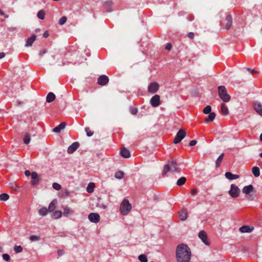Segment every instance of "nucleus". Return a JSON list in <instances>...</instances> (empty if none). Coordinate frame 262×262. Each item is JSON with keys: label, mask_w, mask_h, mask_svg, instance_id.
Segmentation results:
<instances>
[{"label": "nucleus", "mask_w": 262, "mask_h": 262, "mask_svg": "<svg viewBox=\"0 0 262 262\" xmlns=\"http://www.w3.org/2000/svg\"><path fill=\"white\" fill-rule=\"evenodd\" d=\"M253 228H251L250 226H244L239 228V231L242 233L250 232L252 231Z\"/></svg>", "instance_id": "393cba45"}, {"label": "nucleus", "mask_w": 262, "mask_h": 262, "mask_svg": "<svg viewBox=\"0 0 262 262\" xmlns=\"http://www.w3.org/2000/svg\"><path fill=\"white\" fill-rule=\"evenodd\" d=\"M30 239L32 241H33V235H31L29 237Z\"/></svg>", "instance_id": "e2e57ef3"}, {"label": "nucleus", "mask_w": 262, "mask_h": 262, "mask_svg": "<svg viewBox=\"0 0 262 262\" xmlns=\"http://www.w3.org/2000/svg\"><path fill=\"white\" fill-rule=\"evenodd\" d=\"M242 192L249 201H253L256 197V191L252 185L245 186L242 189Z\"/></svg>", "instance_id": "7ed1b4c3"}, {"label": "nucleus", "mask_w": 262, "mask_h": 262, "mask_svg": "<svg viewBox=\"0 0 262 262\" xmlns=\"http://www.w3.org/2000/svg\"><path fill=\"white\" fill-rule=\"evenodd\" d=\"M124 177V172L122 171H118L115 173V177L117 179H121Z\"/></svg>", "instance_id": "4c0bfd02"}, {"label": "nucleus", "mask_w": 262, "mask_h": 262, "mask_svg": "<svg viewBox=\"0 0 262 262\" xmlns=\"http://www.w3.org/2000/svg\"><path fill=\"white\" fill-rule=\"evenodd\" d=\"M241 190L235 184H231L230 186V189L229 191V194L230 195L235 198L239 196Z\"/></svg>", "instance_id": "423d86ee"}, {"label": "nucleus", "mask_w": 262, "mask_h": 262, "mask_svg": "<svg viewBox=\"0 0 262 262\" xmlns=\"http://www.w3.org/2000/svg\"><path fill=\"white\" fill-rule=\"evenodd\" d=\"M260 157L262 158V152L259 154Z\"/></svg>", "instance_id": "774afa93"}, {"label": "nucleus", "mask_w": 262, "mask_h": 262, "mask_svg": "<svg viewBox=\"0 0 262 262\" xmlns=\"http://www.w3.org/2000/svg\"><path fill=\"white\" fill-rule=\"evenodd\" d=\"M191 255L190 249L187 245L181 244L177 246L176 250L177 262H190Z\"/></svg>", "instance_id": "f257e3e1"}, {"label": "nucleus", "mask_w": 262, "mask_h": 262, "mask_svg": "<svg viewBox=\"0 0 262 262\" xmlns=\"http://www.w3.org/2000/svg\"><path fill=\"white\" fill-rule=\"evenodd\" d=\"M52 186L56 190H59L61 188V185L57 183H54Z\"/></svg>", "instance_id": "a18cd8bd"}, {"label": "nucleus", "mask_w": 262, "mask_h": 262, "mask_svg": "<svg viewBox=\"0 0 262 262\" xmlns=\"http://www.w3.org/2000/svg\"><path fill=\"white\" fill-rule=\"evenodd\" d=\"M55 95L53 93H49L46 97L47 102L50 103L53 102L55 99Z\"/></svg>", "instance_id": "5701e85b"}, {"label": "nucleus", "mask_w": 262, "mask_h": 262, "mask_svg": "<svg viewBox=\"0 0 262 262\" xmlns=\"http://www.w3.org/2000/svg\"><path fill=\"white\" fill-rule=\"evenodd\" d=\"M6 54L4 52H0V59L4 58Z\"/></svg>", "instance_id": "bf43d9fd"}, {"label": "nucleus", "mask_w": 262, "mask_h": 262, "mask_svg": "<svg viewBox=\"0 0 262 262\" xmlns=\"http://www.w3.org/2000/svg\"><path fill=\"white\" fill-rule=\"evenodd\" d=\"M14 250L16 253H19L23 251V248L21 246H16L15 245L14 247Z\"/></svg>", "instance_id": "c03bdc74"}, {"label": "nucleus", "mask_w": 262, "mask_h": 262, "mask_svg": "<svg viewBox=\"0 0 262 262\" xmlns=\"http://www.w3.org/2000/svg\"><path fill=\"white\" fill-rule=\"evenodd\" d=\"M199 237L202 242L207 246H209L210 243L208 241V235L206 232L203 230L201 231L199 233Z\"/></svg>", "instance_id": "6e6552de"}, {"label": "nucleus", "mask_w": 262, "mask_h": 262, "mask_svg": "<svg viewBox=\"0 0 262 262\" xmlns=\"http://www.w3.org/2000/svg\"><path fill=\"white\" fill-rule=\"evenodd\" d=\"M247 70L250 72L251 74L252 75H254L255 74H258V73H259V72L258 71H255L254 70H253L251 68H247Z\"/></svg>", "instance_id": "de8ad7c7"}, {"label": "nucleus", "mask_w": 262, "mask_h": 262, "mask_svg": "<svg viewBox=\"0 0 262 262\" xmlns=\"http://www.w3.org/2000/svg\"><path fill=\"white\" fill-rule=\"evenodd\" d=\"M186 181V179L185 177H182L178 179L177 182V184L179 186H181L183 185Z\"/></svg>", "instance_id": "2f4dec72"}, {"label": "nucleus", "mask_w": 262, "mask_h": 262, "mask_svg": "<svg viewBox=\"0 0 262 262\" xmlns=\"http://www.w3.org/2000/svg\"><path fill=\"white\" fill-rule=\"evenodd\" d=\"M253 107L254 111L259 115L262 116V104L258 101H255L253 103Z\"/></svg>", "instance_id": "ddd939ff"}, {"label": "nucleus", "mask_w": 262, "mask_h": 262, "mask_svg": "<svg viewBox=\"0 0 262 262\" xmlns=\"http://www.w3.org/2000/svg\"><path fill=\"white\" fill-rule=\"evenodd\" d=\"M39 238V236L34 235V241L38 240Z\"/></svg>", "instance_id": "052dcab7"}, {"label": "nucleus", "mask_w": 262, "mask_h": 262, "mask_svg": "<svg viewBox=\"0 0 262 262\" xmlns=\"http://www.w3.org/2000/svg\"><path fill=\"white\" fill-rule=\"evenodd\" d=\"M259 139L262 142V133L260 135Z\"/></svg>", "instance_id": "69168bd1"}, {"label": "nucleus", "mask_w": 262, "mask_h": 262, "mask_svg": "<svg viewBox=\"0 0 262 262\" xmlns=\"http://www.w3.org/2000/svg\"><path fill=\"white\" fill-rule=\"evenodd\" d=\"M226 178L229 180L237 179L239 178V176L237 174H234L230 172H226L225 174Z\"/></svg>", "instance_id": "6ab92c4d"}, {"label": "nucleus", "mask_w": 262, "mask_h": 262, "mask_svg": "<svg viewBox=\"0 0 262 262\" xmlns=\"http://www.w3.org/2000/svg\"><path fill=\"white\" fill-rule=\"evenodd\" d=\"M150 103L152 107H156L160 104V97L158 95H156L151 97Z\"/></svg>", "instance_id": "1a4fd4ad"}, {"label": "nucleus", "mask_w": 262, "mask_h": 262, "mask_svg": "<svg viewBox=\"0 0 262 262\" xmlns=\"http://www.w3.org/2000/svg\"><path fill=\"white\" fill-rule=\"evenodd\" d=\"M223 24L225 25V28L227 30L230 29L232 24V18L231 15L228 14L226 16Z\"/></svg>", "instance_id": "9d476101"}, {"label": "nucleus", "mask_w": 262, "mask_h": 262, "mask_svg": "<svg viewBox=\"0 0 262 262\" xmlns=\"http://www.w3.org/2000/svg\"><path fill=\"white\" fill-rule=\"evenodd\" d=\"M88 219L91 222L97 223L100 221V217L98 213H91L88 216Z\"/></svg>", "instance_id": "f8f14e48"}, {"label": "nucleus", "mask_w": 262, "mask_h": 262, "mask_svg": "<svg viewBox=\"0 0 262 262\" xmlns=\"http://www.w3.org/2000/svg\"><path fill=\"white\" fill-rule=\"evenodd\" d=\"M252 172L255 177H258L260 175L259 168L257 166H254L252 168Z\"/></svg>", "instance_id": "c85d7f7f"}, {"label": "nucleus", "mask_w": 262, "mask_h": 262, "mask_svg": "<svg viewBox=\"0 0 262 262\" xmlns=\"http://www.w3.org/2000/svg\"><path fill=\"white\" fill-rule=\"evenodd\" d=\"M48 211L49 210L47 208L42 207L39 210V213L40 215L45 216L47 214Z\"/></svg>", "instance_id": "72a5a7b5"}, {"label": "nucleus", "mask_w": 262, "mask_h": 262, "mask_svg": "<svg viewBox=\"0 0 262 262\" xmlns=\"http://www.w3.org/2000/svg\"><path fill=\"white\" fill-rule=\"evenodd\" d=\"M159 85L157 82L151 83L148 88V91L150 93H155L159 90Z\"/></svg>", "instance_id": "4468645a"}, {"label": "nucleus", "mask_w": 262, "mask_h": 262, "mask_svg": "<svg viewBox=\"0 0 262 262\" xmlns=\"http://www.w3.org/2000/svg\"><path fill=\"white\" fill-rule=\"evenodd\" d=\"M112 5L111 1H107L104 3L103 6L107 12H111L112 10Z\"/></svg>", "instance_id": "aec40b11"}, {"label": "nucleus", "mask_w": 262, "mask_h": 262, "mask_svg": "<svg viewBox=\"0 0 262 262\" xmlns=\"http://www.w3.org/2000/svg\"><path fill=\"white\" fill-rule=\"evenodd\" d=\"M66 122H62L53 129V132L56 133H59L61 130L63 129L66 127Z\"/></svg>", "instance_id": "a211bd4d"}, {"label": "nucleus", "mask_w": 262, "mask_h": 262, "mask_svg": "<svg viewBox=\"0 0 262 262\" xmlns=\"http://www.w3.org/2000/svg\"><path fill=\"white\" fill-rule=\"evenodd\" d=\"M79 143L78 142L73 143L68 148V152L69 154H72L76 151L79 147Z\"/></svg>", "instance_id": "2eb2a0df"}, {"label": "nucleus", "mask_w": 262, "mask_h": 262, "mask_svg": "<svg viewBox=\"0 0 262 262\" xmlns=\"http://www.w3.org/2000/svg\"><path fill=\"white\" fill-rule=\"evenodd\" d=\"M138 109L137 107L132 106L130 107V112L133 115H136L138 113Z\"/></svg>", "instance_id": "49530a36"}, {"label": "nucleus", "mask_w": 262, "mask_h": 262, "mask_svg": "<svg viewBox=\"0 0 262 262\" xmlns=\"http://www.w3.org/2000/svg\"><path fill=\"white\" fill-rule=\"evenodd\" d=\"M181 171V168L179 167L177 162L174 160H170L168 163L163 167L162 175L164 177L168 172L180 173Z\"/></svg>", "instance_id": "f03ea898"}, {"label": "nucleus", "mask_w": 262, "mask_h": 262, "mask_svg": "<svg viewBox=\"0 0 262 262\" xmlns=\"http://www.w3.org/2000/svg\"><path fill=\"white\" fill-rule=\"evenodd\" d=\"M57 203V201L55 199L53 200L50 203V204L49 206V207H48V210L49 212H52L55 210V209L56 208Z\"/></svg>", "instance_id": "412c9836"}, {"label": "nucleus", "mask_w": 262, "mask_h": 262, "mask_svg": "<svg viewBox=\"0 0 262 262\" xmlns=\"http://www.w3.org/2000/svg\"><path fill=\"white\" fill-rule=\"evenodd\" d=\"M217 90L219 95L223 101L228 102L230 100L231 97L227 93L226 88L225 86H219L217 88Z\"/></svg>", "instance_id": "20e7f679"}, {"label": "nucleus", "mask_w": 262, "mask_h": 262, "mask_svg": "<svg viewBox=\"0 0 262 262\" xmlns=\"http://www.w3.org/2000/svg\"><path fill=\"white\" fill-rule=\"evenodd\" d=\"M37 16L39 19L41 20L43 19L45 16V11L43 10H40L38 12Z\"/></svg>", "instance_id": "f704fd0d"}, {"label": "nucleus", "mask_w": 262, "mask_h": 262, "mask_svg": "<svg viewBox=\"0 0 262 262\" xmlns=\"http://www.w3.org/2000/svg\"><path fill=\"white\" fill-rule=\"evenodd\" d=\"M64 253V251L63 250L59 249L57 251V254L59 257L62 256Z\"/></svg>", "instance_id": "3c124183"}, {"label": "nucleus", "mask_w": 262, "mask_h": 262, "mask_svg": "<svg viewBox=\"0 0 262 262\" xmlns=\"http://www.w3.org/2000/svg\"><path fill=\"white\" fill-rule=\"evenodd\" d=\"M224 154L222 153L220 156L217 158V160L215 162V166L216 167H219L221 165L223 159L224 158Z\"/></svg>", "instance_id": "bb28decb"}, {"label": "nucleus", "mask_w": 262, "mask_h": 262, "mask_svg": "<svg viewBox=\"0 0 262 262\" xmlns=\"http://www.w3.org/2000/svg\"><path fill=\"white\" fill-rule=\"evenodd\" d=\"M36 36L35 34H34V38H33L34 41L36 40Z\"/></svg>", "instance_id": "338daca9"}, {"label": "nucleus", "mask_w": 262, "mask_h": 262, "mask_svg": "<svg viewBox=\"0 0 262 262\" xmlns=\"http://www.w3.org/2000/svg\"><path fill=\"white\" fill-rule=\"evenodd\" d=\"M0 15H5L4 13L0 9Z\"/></svg>", "instance_id": "680f3d73"}, {"label": "nucleus", "mask_w": 262, "mask_h": 262, "mask_svg": "<svg viewBox=\"0 0 262 262\" xmlns=\"http://www.w3.org/2000/svg\"><path fill=\"white\" fill-rule=\"evenodd\" d=\"M3 252V248L0 246V252Z\"/></svg>", "instance_id": "0e129e2a"}, {"label": "nucleus", "mask_w": 262, "mask_h": 262, "mask_svg": "<svg viewBox=\"0 0 262 262\" xmlns=\"http://www.w3.org/2000/svg\"><path fill=\"white\" fill-rule=\"evenodd\" d=\"M74 211L69 207H65L63 208V215L64 216L68 217L69 215L72 214Z\"/></svg>", "instance_id": "4be33fe9"}, {"label": "nucleus", "mask_w": 262, "mask_h": 262, "mask_svg": "<svg viewBox=\"0 0 262 262\" xmlns=\"http://www.w3.org/2000/svg\"><path fill=\"white\" fill-rule=\"evenodd\" d=\"M139 260L141 262H147V256L145 254H141L138 257Z\"/></svg>", "instance_id": "e433bc0d"}, {"label": "nucleus", "mask_w": 262, "mask_h": 262, "mask_svg": "<svg viewBox=\"0 0 262 262\" xmlns=\"http://www.w3.org/2000/svg\"><path fill=\"white\" fill-rule=\"evenodd\" d=\"M120 155L124 158H128L130 157V153L127 148L125 147H122L120 149Z\"/></svg>", "instance_id": "f3484780"}, {"label": "nucleus", "mask_w": 262, "mask_h": 262, "mask_svg": "<svg viewBox=\"0 0 262 262\" xmlns=\"http://www.w3.org/2000/svg\"><path fill=\"white\" fill-rule=\"evenodd\" d=\"M62 214V213L61 211H55L52 214V217L53 219H57L60 218Z\"/></svg>", "instance_id": "c756f323"}, {"label": "nucleus", "mask_w": 262, "mask_h": 262, "mask_svg": "<svg viewBox=\"0 0 262 262\" xmlns=\"http://www.w3.org/2000/svg\"><path fill=\"white\" fill-rule=\"evenodd\" d=\"M3 258L4 260L8 261L10 259V257L8 254H3Z\"/></svg>", "instance_id": "09e8293b"}, {"label": "nucleus", "mask_w": 262, "mask_h": 262, "mask_svg": "<svg viewBox=\"0 0 262 262\" xmlns=\"http://www.w3.org/2000/svg\"><path fill=\"white\" fill-rule=\"evenodd\" d=\"M67 18L66 16H62L58 21V24L60 25H63L67 21Z\"/></svg>", "instance_id": "79ce46f5"}, {"label": "nucleus", "mask_w": 262, "mask_h": 262, "mask_svg": "<svg viewBox=\"0 0 262 262\" xmlns=\"http://www.w3.org/2000/svg\"><path fill=\"white\" fill-rule=\"evenodd\" d=\"M211 111V107L210 105L206 106L203 110V113L204 114H210Z\"/></svg>", "instance_id": "37998d69"}, {"label": "nucleus", "mask_w": 262, "mask_h": 262, "mask_svg": "<svg viewBox=\"0 0 262 262\" xmlns=\"http://www.w3.org/2000/svg\"><path fill=\"white\" fill-rule=\"evenodd\" d=\"M31 141V136L29 133H26L24 137L23 141L26 144H28Z\"/></svg>", "instance_id": "7c9ffc66"}, {"label": "nucleus", "mask_w": 262, "mask_h": 262, "mask_svg": "<svg viewBox=\"0 0 262 262\" xmlns=\"http://www.w3.org/2000/svg\"><path fill=\"white\" fill-rule=\"evenodd\" d=\"M198 193V189L196 188H194L191 190V194L192 196L195 195Z\"/></svg>", "instance_id": "603ef678"}, {"label": "nucleus", "mask_w": 262, "mask_h": 262, "mask_svg": "<svg viewBox=\"0 0 262 262\" xmlns=\"http://www.w3.org/2000/svg\"><path fill=\"white\" fill-rule=\"evenodd\" d=\"M42 35H43V37H45V38L48 37L49 36V33L48 31H46L43 33Z\"/></svg>", "instance_id": "13d9d810"}, {"label": "nucleus", "mask_w": 262, "mask_h": 262, "mask_svg": "<svg viewBox=\"0 0 262 262\" xmlns=\"http://www.w3.org/2000/svg\"><path fill=\"white\" fill-rule=\"evenodd\" d=\"M186 132L184 129H180L177 133L173 142L174 144H177L180 142L186 136Z\"/></svg>", "instance_id": "0eeeda50"}, {"label": "nucleus", "mask_w": 262, "mask_h": 262, "mask_svg": "<svg viewBox=\"0 0 262 262\" xmlns=\"http://www.w3.org/2000/svg\"><path fill=\"white\" fill-rule=\"evenodd\" d=\"M172 48V45L170 43H168L165 47V49L170 51Z\"/></svg>", "instance_id": "5fc2aeb1"}, {"label": "nucleus", "mask_w": 262, "mask_h": 262, "mask_svg": "<svg viewBox=\"0 0 262 262\" xmlns=\"http://www.w3.org/2000/svg\"><path fill=\"white\" fill-rule=\"evenodd\" d=\"M40 181L41 179L38 177L37 172L34 171V185L39 184Z\"/></svg>", "instance_id": "473e14b6"}, {"label": "nucleus", "mask_w": 262, "mask_h": 262, "mask_svg": "<svg viewBox=\"0 0 262 262\" xmlns=\"http://www.w3.org/2000/svg\"><path fill=\"white\" fill-rule=\"evenodd\" d=\"M85 131L86 133V135L88 137H91L94 134V132L92 131L90 128L88 127L85 128Z\"/></svg>", "instance_id": "a19ab883"}, {"label": "nucleus", "mask_w": 262, "mask_h": 262, "mask_svg": "<svg viewBox=\"0 0 262 262\" xmlns=\"http://www.w3.org/2000/svg\"><path fill=\"white\" fill-rule=\"evenodd\" d=\"M216 114L214 112L210 113L207 118H206L205 121L207 123L212 122L215 118Z\"/></svg>", "instance_id": "b1692460"}, {"label": "nucleus", "mask_w": 262, "mask_h": 262, "mask_svg": "<svg viewBox=\"0 0 262 262\" xmlns=\"http://www.w3.org/2000/svg\"><path fill=\"white\" fill-rule=\"evenodd\" d=\"M179 218L182 221H185L187 219L188 216L187 210L186 208L182 209L179 214Z\"/></svg>", "instance_id": "dca6fc26"}, {"label": "nucleus", "mask_w": 262, "mask_h": 262, "mask_svg": "<svg viewBox=\"0 0 262 262\" xmlns=\"http://www.w3.org/2000/svg\"><path fill=\"white\" fill-rule=\"evenodd\" d=\"M9 199V195L5 193H2L0 194V200L6 201H7Z\"/></svg>", "instance_id": "c9c22d12"}, {"label": "nucleus", "mask_w": 262, "mask_h": 262, "mask_svg": "<svg viewBox=\"0 0 262 262\" xmlns=\"http://www.w3.org/2000/svg\"><path fill=\"white\" fill-rule=\"evenodd\" d=\"M33 45V35L30 36L27 40L25 46L30 47Z\"/></svg>", "instance_id": "ea45409f"}, {"label": "nucleus", "mask_w": 262, "mask_h": 262, "mask_svg": "<svg viewBox=\"0 0 262 262\" xmlns=\"http://www.w3.org/2000/svg\"><path fill=\"white\" fill-rule=\"evenodd\" d=\"M188 37L190 39H193L194 37V34L193 32H189L187 35Z\"/></svg>", "instance_id": "4d7b16f0"}, {"label": "nucleus", "mask_w": 262, "mask_h": 262, "mask_svg": "<svg viewBox=\"0 0 262 262\" xmlns=\"http://www.w3.org/2000/svg\"><path fill=\"white\" fill-rule=\"evenodd\" d=\"M94 184L93 183H91L89 184L88 187L86 188V190L89 193H91L94 191Z\"/></svg>", "instance_id": "58836bf2"}, {"label": "nucleus", "mask_w": 262, "mask_h": 262, "mask_svg": "<svg viewBox=\"0 0 262 262\" xmlns=\"http://www.w3.org/2000/svg\"><path fill=\"white\" fill-rule=\"evenodd\" d=\"M25 174L26 177H28L29 176H31L32 179H33V172L31 173L30 171L28 170H26L25 171Z\"/></svg>", "instance_id": "8fccbe9b"}, {"label": "nucleus", "mask_w": 262, "mask_h": 262, "mask_svg": "<svg viewBox=\"0 0 262 262\" xmlns=\"http://www.w3.org/2000/svg\"><path fill=\"white\" fill-rule=\"evenodd\" d=\"M196 143H197V141L195 140H191L189 142V144L190 146H194Z\"/></svg>", "instance_id": "6e6d98bb"}, {"label": "nucleus", "mask_w": 262, "mask_h": 262, "mask_svg": "<svg viewBox=\"0 0 262 262\" xmlns=\"http://www.w3.org/2000/svg\"><path fill=\"white\" fill-rule=\"evenodd\" d=\"M10 188L14 191H20L21 189L20 187L16 184V183L13 182L10 183Z\"/></svg>", "instance_id": "a878e982"}, {"label": "nucleus", "mask_w": 262, "mask_h": 262, "mask_svg": "<svg viewBox=\"0 0 262 262\" xmlns=\"http://www.w3.org/2000/svg\"><path fill=\"white\" fill-rule=\"evenodd\" d=\"M132 209V205L128 200L124 199L121 204L120 211L122 214L126 215L128 214Z\"/></svg>", "instance_id": "39448f33"}, {"label": "nucleus", "mask_w": 262, "mask_h": 262, "mask_svg": "<svg viewBox=\"0 0 262 262\" xmlns=\"http://www.w3.org/2000/svg\"><path fill=\"white\" fill-rule=\"evenodd\" d=\"M221 112L224 115H227L229 113L228 108L224 103L221 104Z\"/></svg>", "instance_id": "cd10ccee"}, {"label": "nucleus", "mask_w": 262, "mask_h": 262, "mask_svg": "<svg viewBox=\"0 0 262 262\" xmlns=\"http://www.w3.org/2000/svg\"><path fill=\"white\" fill-rule=\"evenodd\" d=\"M108 81V77L105 75H102L98 78L97 83L101 86H104L105 85Z\"/></svg>", "instance_id": "9b49d317"}, {"label": "nucleus", "mask_w": 262, "mask_h": 262, "mask_svg": "<svg viewBox=\"0 0 262 262\" xmlns=\"http://www.w3.org/2000/svg\"><path fill=\"white\" fill-rule=\"evenodd\" d=\"M47 52V49H43L41 50L40 51L39 55L40 56H42L44 54H45Z\"/></svg>", "instance_id": "864d4df0"}]
</instances>
